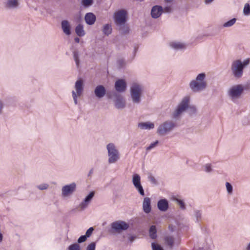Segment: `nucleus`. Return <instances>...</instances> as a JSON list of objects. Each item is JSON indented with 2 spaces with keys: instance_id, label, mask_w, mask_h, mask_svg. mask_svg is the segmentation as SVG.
I'll return each mask as SVG.
<instances>
[{
  "instance_id": "b1692460",
  "label": "nucleus",
  "mask_w": 250,
  "mask_h": 250,
  "mask_svg": "<svg viewBox=\"0 0 250 250\" xmlns=\"http://www.w3.org/2000/svg\"><path fill=\"white\" fill-rule=\"evenodd\" d=\"M75 32L76 34L79 37L84 36L85 32L83 30V25L81 24H78L75 28Z\"/></svg>"
},
{
  "instance_id": "ddd939ff",
  "label": "nucleus",
  "mask_w": 250,
  "mask_h": 250,
  "mask_svg": "<svg viewBox=\"0 0 250 250\" xmlns=\"http://www.w3.org/2000/svg\"><path fill=\"white\" fill-rule=\"evenodd\" d=\"M115 106L118 109H123L125 106V100L122 96L116 94L115 95Z\"/></svg>"
},
{
  "instance_id": "c85d7f7f",
  "label": "nucleus",
  "mask_w": 250,
  "mask_h": 250,
  "mask_svg": "<svg viewBox=\"0 0 250 250\" xmlns=\"http://www.w3.org/2000/svg\"><path fill=\"white\" fill-rule=\"evenodd\" d=\"M165 241L170 248H172L174 246V239L171 236H168L165 238Z\"/></svg>"
},
{
  "instance_id": "79ce46f5",
  "label": "nucleus",
  "mask_w": 250,
  "mask_h": 250,
  "mask_svg": "<svg viewBox=\"0 0 250 250\" xmlns=\"http://www.w3.org/2000/svg\"><path fill=\"white\" fill-rule=\"evenodd\" d=\"M95 248L96 243L95 242H92L87 246L86 250H95Z\"/></svg>"
},
{
  "instance_id": "58836bf2",
  "label": "nucleus",
  "mask_w": 250,
  "mask_h": 250,
  "mask_svg": "<svg viewBox=\"0 0 250 250\" xmlns=\"http://www.w3.org/2000/svg\"><path fill=\"white\" fill-rule=\"evenodd\" d=\"M158 143H159V141L158 140L151 143L148 146H147L146 148V150L149 151L151 149L154 148V147H156L158 146Z\"/></svg>"
},
{
  "instance_id": "ea45409f",
  "label": "nucleus",
  "mask_w": 250,
  "mask_h": 250,
  "mask_svg": "<svg viewBox=\"0 0 250 250\" xmlns=\"http://www.w3.org/2000/svg\"><path fill=\"white\" fill-rule=\"evenodd\" d=\"M151 246L152 250H164L160 245L155 243H152Z\"/></svg>"
},
{
  "instance_id": "aec40b11",
  "label": "nucleus",
  "mask_w": 250,
  "mask_h": 250,
  "mask_svg": "<svg viewBox=\"0 0 250 250\" xmlns=\"http://www.w3.org/2000/svg\"><path fill=\"white\" fill-rule=\"evenodd\" d=\"M84 20L88 25H92L95 23L96 17L93 13L89 12L85 15Z\"/></svg>"
},
{
  "instance_id": "7ed1b4c3",
  "label": "nucleus",
  "mask_w": 250,
  "mask_h": 250,
  "mask_svg": "<svg viewBox=\"0 0 250 250\" xmlns=\"http://www.w3.org/2000/svg\"><path fill=\"white\" fill-rule=\"evenodd\" d=\"M144 92L143 86L134 83L130 87V94L132 102L135 104H139L141 102V98Z\"/></svg>"
},
{
  "instance_id": "bb28decb",
  "label": "nucleus",
  "mask_w": 250,
  "mask_h": 250,
  "mask_svg": "<svg viewBox=\"0 0 250 250\" xmlns=\"http://www.w3.org/2000/svg\"><path fill=\"white\" fill-rule=\"evenodd\" d=\"M104 34L106 36H108L112 32V28L111 25L109 24H105L103 29Z\"/></svg>"
},
{
  "instance_id": "473e14b6",
  "label": "nucleus",
  "mask_w": 250,
  "mask_h": 250,
  "mask_svg": "<svg viewBox=\"0 0 250 250\" xmlns=\"http://www.w3.org/2000/svg\"><path fill=\"white\" fill-rule=\"evenodd\" d=\"M236 19L235 18H233L230 20L228 21L227 22H225L223 24L224 27H229L232 26L233 25L235 24L236 22Z\"/></svg>"
},
{
  "instance_id": "4d7b16f0",
  "label": "nucleus",
  "mask_w": 250,
  "mask_h": 250,
  "mask_svg": "<svg viewBox=\"0 0 250 250\" xmlns=\"http://www.w3.org/2000/svg\"><path fill=\"white\" fill-rule=\"evenodd\" d=\"M246 250H250V243L248 245V246L247 247V248H246Z\"/></svg>"
},
{
  "instance_id": "9d476101",
  "label": "nucleus",
  "mask_w": 250,
  "mask_h": 250,
  "mask_svg": "<svg viewBox=\"0 0 250 250\" xmlns=\"http://www.w3.org/2000/svg\"><path fill=\"white\" fill-rule=\"evenodd\" d=\"M244 88L241 85H237L232 87L229 91V96L232 99L239 98L243 91Z\"/></svg>"
},
{
  "instance_id": "a211bd4d",
  "label": "nucleus",
  "mask_w": 250,
  "mask_h": 250,
  "mask_svg": "<svg viewBox=\"0 0 250 250\" xmlns=\"http://www.w3.org/2000/svg\"><path fill=\"white\" fill-rule=\"evenodd\" d=\"M61 27L63 33L67 36L71 34V25L67 20H63L61 22Z\"/></svg>"
},
{
  "instance_id": "0eeeda50",
  "label": "nucleus",
  "mask_w": 250,
  "mask_h": 250,
  "mask_svg": "<svg viewBox=\"0 0 250 250\" xmlns=\"http://www.w3.org/2000/svg\"><path fill=\"white\" fill-rule=\"evenodd\" d=\"M243 69L241 60H237L232 62L231 69L235 77L238 78L241 77L243 75Z\"/></svg>"
},
{
  "instance_id": "20e7f679",
  "label": "nucleus",
  "mask_w": 250,
  "mask_h": 250,
  "mask_svg": "<svg viewBox=\"0 0 250 250\" xmlns=\"http://www.w3.org/2000/svg\"><path fill=\"white\" fill-rule=\"evenodd\" d=\"M108 154V162L109 164H114L120 159V154L116 146L113 143H109L106 145Z\"/></svg>"
},
{
  "instance_id": "a878e982",
  "label": "nucleus",
  "mask_w": 250,
  "mask_h": 250,
  "mask_svg": "<svg viewBox=\"0 0 250 250\" xmlns=\"http://www.w3.org/2000/svg\"><path fill=\"white\" fill-rule=\"evenodd\" d=\"M202 211L197 209H194L193 216L196 219V221L199 222L202 220Z\"/></svg>"
},
{
  "instance_id": "2f4dec72",
  "label": "nucleus",
  "mask_w": 250,
  "mask_h": 250,
  "mask_svg": "<svg viewBox=\"0 0 250 250\" xmlns=\"http://www.w3.org/2000/svg\"><path fill=\"white\" fill-rule=\"evenodd\" d=\"M73 58L76 62L77 67L78 68L80 65L79 54L78 51H74L73 52Z\"/></svg>"
},
{
  "instance_id": "4c0bfd02",
  "label": "nucleus",
  "mask_w": 250,
  "mask_h": 250,
  "mask_svg": "<svg viewBox=\"0 0 250 250\" xmlns=\"http://www.w3.org/2000/svg\"><path fill=\"white\" fill-rule=\"evenodd\" d=\"M226 187L228 193L229 195L232 194L233 191V188L232 185L229 182H226Z\"/></svg>"
},
{
  "instance_id": "6e6d98bb",
  "label": "nucleus",
  "mask_w": 250,
  "mask_h": 250,
  "mask_svg": "<svg viewBox=\"0 0 250 250\" xmlns=\"http://www.w3.org/2000/svg\"><path fill=\"white\" fill-rule=\"evenodd\" d=\"M118 62H119L121 65H122V63H123V64H124V61H123V60H119Z\"/></svg>"
},
{
  "instance_id": "4468645a",
  "label": "nucleus",
  "mask_w": 250,
  "mask_h": 250,
  "mask_svg": "<svg viewBox=\"0 0 250 250\" xmlns=\"http://www.w3.org/2000/svg\"><path fill=\"white\" fill-rule=\"evenodd\" d=\"M94 192L91 191L85 197L84 200L79 205V208L83 210L86 208L94 196Z\"/></svg>"
},
{
  "instance_id": "2eb2a0df",
  "label": "nucleus",
  "mask_w": 250,
  "mask_h": 250,
  "mask_svg": "<svg viewBox=\"0 0 250 250\" xmlns=\"http://www.w3.org/2000/svg\"><path fill=\"white\" fill-rule=\"evenodd\" d=\"M96 97L98 99L103 98L106 94V89L102 85H97L94 91Z\"/></svg>"
},
{
  "instance_id": "6ab92c4d",
  "label": "nucleus",
  "mask_w": 250,
  "mask_h": 250,
  "mask_svg": "<svg viewBox=\"0 0 250 250\" xmlns=\"http://www.w3.org/2000/svg\"><path fill=\"white\" fill-rule=\"evenodd\" d=\"M143 209L146 213H149L151 210V201L149 197H145L143 202Z\"/></svg>"
},
{
  "instance_id": "9b49d317",
  "label": "nucleus",
  "mask_w": 250,
  "mask_h": 250,
  "mask_svg": "<svg viewBox=\"0 0 250 250\" xmlns=\"http://www.w3.org/2000/svg\"><path fill=\"white\" fill-rule=\"evenodd\" d=\"M76 185L72 183L69 185L63 186L62 188V194L63 197H67L71 195L76 190Z\"/></svg>"
},
{
  "instance_id": "f8f14e48",
  "label": "nucleus",
  "mask_w": 250,
  "mask_h": 250,
  "mask_svg": "<svg viewBox=\"0 0 250 250\" xmlns=\"http://www.w3.org/2000/svg\"><path fill=\"white\" fill-rule=\"evenodd\" d=\"M116 90L119 92H124L126 89V83L123 79H119L115 83Z\"/></svg>"
},
{
  "instance_id": "09e8293b",
  "label": "nucleus",
  "mask_w": 250,
  "mask_h": 250,
  "mask_svg": "<svg viewBox=\"0 0 250 250\" xmlns=\"http://www.w3.org/2000/svg\"><path fill=\"white\" fill-rule=\"evenodd\" d=\"M3 107L4 103L1 99H0V115H1L2 113Z\"/></svg>"
},
{
  "instance_id": "8fccbe9b",
  "label": "nucleus",
  "mask_w": 250,
  "mask_h": 250,
  "mask_svg": "<svg viewBox=\"0 0 250 250\" xmlns=\"http://www.w3.org/2000/svg\"><path fill=\"white\" fill-rule=\"evenodd\" d=\"M205 170L207 172H209L211 171L212 168H211V167L210 165H209V164L206 165L205 166Z\"/></svg>"
},
{
  "instance_id": "412c9836",
  "label": "nucleus",
  "mask_w": 250,
  "mask_h": 250,
  "mask_svg": "<svg viewBox=\"0 0 250 250\" xmlns=\"http://www.w3.org/2000/svg\"><path fill=\"white\" fill-rule=\"evenodd\" d=\"M157 207L161 211H166L168 208V203L166 199L160 200L157 203Z\"/></svg>"
},
{
  "instance_id": "39448f33",
  "label": "nucleus",
  "mask_w": 250,
  "mask_h": 250,
  "mask_svg": "<svg viewBox=\"0 0 250 250\" xmlns=\"http://www.w3.org/2000/svg\"><path fill=\"white\" fill-rule=\"evenodd\" d=\"M176 126L175 122L167 120L159 125L157 133L161 136H164L170 132Z\"/></svg>"
},
{
  "instance_id": "cd10ccee",
  "label": "nucleus",
  "mask_w": 250,
  "mask_h": 250,
  "mask_svg": "<svg viewBox=\"0 0 250 250\" xmlns=\"http://www.w3.org/2000/svg\"><path fill=\"white\" fill-rule=\"evenodd\" d=\"M156 228L155 226H151L149 229V236L151 239H154L157 237Z\"/></svg>"
},
{
  "instance_id": "c9c22d12",
  "label": "nucleus",
  "mask_w": 250,
  "mask_h": 250,
  "mask_svg": "<svg viewBox=\"0 0 250 250\" xmlns=\"http://www.w3.org/2000/svg\"><path fill=\"white\" fill-rule=\"evenodd\" d=\"M243 13L245 15H250V5L249 3H246L243 9Z\"/></svg>"
},
{
  "instance_id": "6e6552de",
  "label": "nucleus",
  "mask_w": 250,
  "mask_h": 250,
  "mask_svg": "<svg viewBox=\"0 0 250 250\" xmlns=\"http://www.w3.org/2000/svg\"><path fill=\"white\" fill-rule=\"evenodd\" d=\"M127 12L124 9L119 10L114 13V19L116 25L125 23L126 21Z\"/></svg>"
},
{
  "instance_id": "dca6fc26",
  "label": "nucleus",
  "mask_w": 250,
  "mask_h": 250,
  "mask_svg": "<svg viewBox=\"0 0 250 250\" xmlns=\"http://www.w3.org/2000/svg\"><path fill=\"white\" fill-rule=\"evenodd\" d=\"M163 11V8L161 6H154L151 10V15L153 18L157 19L162 15Z\"/></svg>"
},
{
  "instance_id": "5fc2aeb1",
  "label": "nucleus",
  "mask_w": 250,
  "mask_h": 250,
  "mask_svg": "<svg viewBox=\"0 0 250 250\" xmlns=\"http://www.w3.org/2000/svg\"><path fill=\"white\" fill-rule=\"evenodd\" d=\"M93 172V169H90V170L89 171V173L88 174V176H90Z\"/></svg>"
},
{
  "instance_id": "72a5a7b5",
  "label": "nucleus",
  "mask_w": 250,
  "mask_h": 250,
  "mask_svg": "<svg viewBox=\"0 0 250 250\" xmlns=\"http://www.w3.org/2000/svg\"><path fill=\"white\" fill-rule=\"evenodd\" d=\"M141 183V177L138 174H134L132 176V183L136 184Z\"/></svg>"
},
{
  "instance_id": "7c9ffc66",
  "label": "nucleus",
  "mask_w": 250,
  "mask_h": 250,
  "mask_svg": "<svg viewBox=\"0 0 250 250\" xmlns=\"http://www.w3.org/2000/svg\"><path fill=\"white\" fill-rule=\"evenodd\" d=\"M135 188L137 190L140 195L144 196L145 195L144 190L142 185L140 183L133 185Z\"/></svg>"
},
{
  "instance_id": "5701e85b",
  "label": "nucleus",
  "mask_w": 250,
  "mask_h": 250,
  "mask_svg": "<svg viewBox=\"0 0 250 250\" xmlns=\"http://www.w3.org/2000/svg\"><path fill=\"white\" fill-rule=\"evenodd\" d=\"M170 45L172 48L176 50L183 49L186 48L185 44L179 42H171Z\"/></svg>"
},
{
  "instance_id": "f704fd0d",
  "label": "nucleus",
  "mask_w": 250,
  "mask_h": 250,
  "mask_svg": "<svg viewBox=\"0 0 250 250\" xmlns=\"http://www.w3.org/2000/svg\"><path fill=\"white\" fill-rule=\"evenodd\" d=\"M68 250H81L80 246L77 243L72 244L68 247Z\"/></svg>"
},
{
  "instance_id": "423d86ee",
  "label": "nucleus",
  "mask_w": 250,
  "mask_h": 250,
  "mask_svg": "<svg viewBox=\"0 0 250 250\" xmlns=\"http://www.w3.org/2000/svg\"><path fill=\"white\" fill-rule=\"evenodd\" d=\"M75 90L72 91V97L75 104H78L77 99L80 97L83 91L84 84L83 81L82 79L76 81L75 83Z\"/></svg>"
},
{
  "instance_id": "f257e3e1",
  "label": "nucleus",
  "mask_w": 250,
  "mask_h": 250,
  "mask_svg": "<svg viewBox=\"0 0 250 250\" xmlns=\"http://www.w3.org/2000/svg\"><path fill=\"white\" fill-rule=\"evenodd\" d=\"M189 102L190 97L189 96L184 97L172 113V117L175 119H179L186 110H188L189 114H195L197 111L196 108L194 105H189Z\"/></svg>"
},
{
  "instance_id": "37998d69",
  "label": "nucleus",
  "mask_w": 250,
  "mask_h": 250,
  "mask_svg": "<svg viewBox=\"0 0 250 250\" xmlns=\"http://www.w3.org/2000/svg\"><path fill=\"white\" fill-rule=\"evenodd\" d=\"M94 230V229L92 227L89 228L86 231L85 236L87 237H89L91 236V234L92 233V232Z\"/></svg>"
},
{
  "instance_id": "13d9d810",
  "label": "nucleus",
  "mask_w": 250,
  "mask_h": 250,
  "mask_svg": "<svg viewBox=\"0 0 250 250\" xmlns=\"http://www.w3.org/2000/svg\"><path fill=\"white\" fill-rule=\"evenodd\" d=\"M173 0H165V1L167 2H170L172 1Z\"/></svg>"
},
{
  "instance_id": "a19ab883",
  "label": "nucleus",
  "mask_w": 250,
  "mask_h": 250,
  "mask_svg": "<svg viewBox=\"0 0 250 250\" xmlns=\"http://www.w3.org/2000/svg\"><path fill=\"white\" fill-rule=\"evenodd\" d=\"M49 187V185L48 184H45V183H43V184H42L40 185H38L37 186V188L40 190H44V189H46L48 188Z\"/></svg>"
},
{
  "instance_id": "de8ad7c7",
  "label": "nucleus",
  "mask_w": 250,
  "mask_h": 250,
  "mask_svg": "<svg viewBox=\"0 0 250 250\" xmlns=\"http://www.w3.org/2000/svg\"><path fill=\"white\" fill-rule=\"evenodd\" d=\"M171 7L170 6H166L163 9V12L165 13H170L171 11Z\"/></svg>"
},
{
  "instance_id": "c756f323",
  "label": "nucleus",
  "mask_w": 250,
  "mask_h": 250,
  "mask_svg": "<svg viewBox=\"0 0 250 250\" xmlns=\"http://www.w3.org/2000/svg\"><path fill=\"white\" fill-rule=\"evenodd\" d=\"M173 200L177 203L181 209L184 210L186 209L185 203L182 200L180 199L177 197H174Z\"/></svg>"
},
{
  "instance_id": "e433bc0d",
  "label": "nucleus",
  "mask_w": 250,
  "mask_h": 250,
  "mask_svg": "<svg viewBox=\"0 0 250 250\" xmlns=\"http://www.w3.org/2000/svg\"><path fill=\"white\" fill-rule=\"evenodd\" d=\"M93 3V0H82V4L85 7H88Z\"/></svg>"
},
{
  "instance_id": "49530a36",
  "label": "nucleus",
  "mask_w": 250,
  "mask_h": 250,
  "mask_svg": "<svg viewBox=\"0 0 250 250\" xmlns=\"http://www.w3.org/2000/svg\"><path fill=\"white\" fill-rule=\"evenodd\" d=\"M250 62V59H247L245 60H244L243 62H242V64L243 65V68H244L245 66L249 65Z\"/></svg>"
},
{
  "instance_id": "3c124183",
  "label": "nucleus",
  "mask_w": 250,
  "mask_h": 250,
  "mask_svg": "<svg viewBox=\"0 0 250 250\" xmlns=\"http://www.w3.org/2000/svg\"><path fill=\"white\" fill-rule=\"evenodd\" d=\"M135 239L136 236H130L128 237V240L130 242H133Z\"/></svg>"
},
{
  "instance_id": "864d4df0",
  "label": "nucleus",
  "mask_w": 250,
  "mask_h": 250,
  "mask_svg": "<svg viewBox=\"0 0 250 250\" xmlns=\"http://www.w3.org/2000/svg\"><path fill=\"white\" fill-rule=\"evenodd\" d=\"M74 41L75 42H77V43H79L80 42V39L78 37H76L75 39H74Z\"/></svg>"
},
{
  "instance_id": "393cba45",
  "label": "nucleus",
  "mask_w": 250,
  "mask_h": 250,
  "mask_svg": "<svg viewBox=\"0 0 250 250\" xmlns=\"http://www.w3.org/2000/svg\"><path fill=\"white\" fill-rule=\"evenodd\" d=\"M116 25L118 27L119 30L121 32V33L126 34L129 32V27L125 23Z\"/></svg>"
},
{
  "instance_id": "1a4fd4ad",
  "label": "nucleus",
  "mask_w": 250,
  "mask_h": 250,
  "mask_svg": "<svg viewBox=\"0 0 250 250\" xmlns=\"http://www.w3.org/2000/svg\"><path fill=\"white\" fill-rule=\"evenodd\" d=\"M111 228L115 232L120 233L129 228V224L125 221L119 220L111 224Z\"/></svg>"
},
{
  "instance_id": "603ef678",
  "label": "nucleus",
  "mask_w": 250,
  "mask_h": 250,
  "mask_svg": "<svg viewBox=\"0 0 250 250\" xmlns=\"http://www.w3.org/2000/svg\"><path fill=\"white\" fill-rule=\"evenodd\" d=\"M213 0H205V2L206 4H209L211 3Z\"/></svg>"
},
{
  "instance_id": "a18cd8bd",
  "label": "nucleus",
  "mask_w": 250,
  "mask_h": 250,
  "mask_svg": "<svg viewBox=\"0 0 250 250\" xmlns=\"http://www.w3.org/2000/svg\"><path fill=\"white\" fill-rule=\"evenodd\" d=\"M149 181H150L151 183L154 184H157V180L155 179L154 177L151 175H149L148 177Z\"/></svg>"
},
{
  "instance_id": "c03bdc74",
  "label": "nucleus",
  "mask_w": 250,
  "mask_h": 250,
  "mask_svg": "<svg viewBox=\"0 0 250 250\" xmlns=\"http://www.w3.org/2000/svg\"><path fill=\"white\" fill-rule=\"evenodd\" d=\"M87 238V237L85 235L80 236L79 238V239H78V243H82L85 242L86 241Z\"/></svg>"
},
{
  "instance_id": "f3484780",
  "label": "nucleus",
  "mask_w": 250,
  "mask_h": 250,
  "mask_svg": "<svg viewBox=\"0 0 250 250\" xmlns=\"http://www.w3.org/2000/svg\"><path fill=\"white\" fill-rule=\"evenodd\" d=\"M4 6L7 9H15L19 7L20 3L18 0H6L4 3Z\"/></svg>"
},
{
  "instance_id": "4be33fe9",
  "label": "nucleus",
  "mask_w": 250,
  "mask_h": 250,
  "mask_svg": "<svg viewBox=\"0 0 250 250\" xmlns=\"http://www.w3.org/2000/svg\"><path fill=\"white\" fill-rule=\"evenodd\" d=\"M138 127L141 129L149 130L154 128V124L150 122H142L138 124Z\"/></svg>"
},
{
  "instance_id": "f03ea898",
  "label": "nucleus",
  "mask_w": 250,
  "mask_h": 250,
  "mask_svg": "<svg viewBox=\"0 0 250 250\" xmlns=\"http://www.w3.org/2000/svg\"><path fill=\"white\" fill-rule=\"evenodd\" d=\"M206 74L204 73L198 74L195 80H192L189 84L191 91L194 93L200 92L206 89L207 83L205 80Z\"/></svg>"
}]
</instances>
